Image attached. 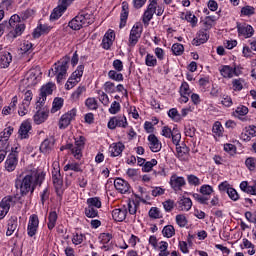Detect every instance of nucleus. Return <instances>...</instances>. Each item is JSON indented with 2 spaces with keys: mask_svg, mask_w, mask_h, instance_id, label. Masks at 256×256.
<instances>
[{
  "mask_svg": "<svg viewBox=\"0 0 256 256\" xmlns=\"http://www.w3.org/2000/svg\"><path fill=\"white\" fill-rule=\"evenodd\" d=\"M52 181L57 189L63 185V176H61V169L54 168L52 170Z\"/></svg>",
  "mask_w": 256,
  "mask_h": 256,
  "instance_id": "nucleus-19",
  "label": "nucleus"
},
{
  "mask_svg": "<svg viewBox=\"0 0 256 256\" xmlns=\"http://www.w3.org/2000/svg\"><path fill=\"white\" fill-rule=\"evenodd\" d=\"M176 151L179 159H187V153H189V148H187V146L176 147Z\"/></svg>",
  "mask_w": 256,
  "mask_h": 256,
  "instance_id": "nucleus-42",
  "label": "nucleus"
},
{
  "mask_svg": "<svg viewBox=\"0 0 256 256\" xmlns=\"http://www.w3.org/2000/svg\"><path fill=\"white\" fill-rule=\"evenodd\" d=\"M241 14L245 16L255 15V8L253 6H245L241 9Z\"/></svg>",
  "mask_w": 256,
  "mask_h": 256,
  "instance_id": "nucleus-60",
  "label": "nucleus"
},
{
  "mask_svg": "<svg viewBox=\"0 0 256 256\" xmlns=\"http://www.w3.org/2000/svg\"><path fill=\"white\" fill-rule=\"evenodd\" d=\"M176 223L180 227H186L187 226V217L184 214L176 215Z\"/></svg>",
  "mask_w": 256,
  "mask_h": 256,
  "instance_id": "nucleus-55",
  "label": "nucleus"
},
{
  "mask_svg": "<svg viewBox=\"0 0 256 256\" xmlns=\"http://www.w3.org/2000/svg\"><path fill=\"white\" fill-rule=\"evenodd\" d=\"M162 235L167 237V239H171L173 235H175V227L173 225H167L162 230Z\"/></svg>",
  "mask_w": 256,
  "mask_h": 256,
  "instance_id": "nucleus-34",
  "label": "nucleus"
},
{
  "mask_svg": "<svg viewBox=\"0 0 256 256\" xmlns=\"http://www.w3.org/2000/svg\"><path fill=\"white\" fill-rule=\"evenodd\" d=\"M20 51L22 55L25 53H31V51H33V43L29 41H24L20 47Z\"/></svg>",
  "mask_w": 256,
  "mask_h": 256,
  "instance_id": "nucleus-40",
  "label": "nucleus"
},
{
  "mask_svg": "<svg viewBox=\"0 0 256 256\" xmlns=\"http://www.w3.org/2000/svg\"><path fill=\"white\" fill-rule=\"evenodd\" d=\"M53 87H55L53 82H48L46 85L41 87L40 97L36 102V109H41L43 105H45V101H47V95H51L53 93Z\"/></svg>",
  "mask_w": 256,
  "mask_h": 256,
  "instance_id": "nucleus-4",
  "label": "nucleus"
},
{
  "mask_svg": "<svg viewBox=\"0 0 256 256\" xmlns=\"http://www.w3.org/2000/svg\"><path fill=\"white\" fill-rule=\"evenodd\" d=\"M31 122L24 121L18 131L20 139H27L29 137V131H31Z\"/></svg>",
  "mask_w": 256,
  "mask_h": 256,
  "instance_id": "nucleus-22",
  "label": "nucleus"
},
{
  "mask_svg": "<svg viewBox=\"0 0 256 256\" xmlns=\"http://www.w3.org/2000/svg\"><path fill=\"white\" fill-rule=\"evenodd\" d=\"M207 41H209V34H207V31L201 30L198 32L197 37L193 39V45H203V43H207Z\"/></svg>",
  "mask_w": 256,
  "mask_h": 256,
  "instance_id": "nucleus-23",
  "label": "nucleus"
},
{
  "mask_svg": "<svg viewBox=\"0 0 256 256\" xmlns=\"http://www.w3.org/2000/svg\"><path fill=\"white\" fill-rule=\"evenodd\" d=\"M94 21L95 15H93V10L85 8L69 22L68 27L74 31H79L82 27H89Z\"/></svg>",
  "mask_w": 256,
  "mask_h": 256,
  "instance_id": "nucleus-2",
  "label": "nucleus"
},
{
  "mask_svg": "<svg viewBox=\"0 0 256 256\" xmlns=\"http://www.w3.org/2000/svg\"><path fill=\"white\" fill-rule=\"evenodd\" d=\"M17 231H19V224L17 222V218H11L8 221V228H7L6 235L8 237H11V235H13Z\"/></svg>",
  "mask_w": 256,
  "mask_h": 256,
  "instance_id": "nucleus-26",
  "label": "nucleus"
},
{
  "mask_svg": "<svg viewBox=\"0 0 256 256\" xmlns=\"http://www.w3.org/2000/svg\"><path fill=\"white\" fill-rule=\"evenodd\" d=\"M155 13H157V0H152L143 15L142 21L144 25H149V21L153 19Z\"/></svg>",
  "mask_w": 256,
  "mask_h": 256,
  "instance_id": "nucleus-8",
  "label": "nucleus"
},
{
  "mask_svg": "<svg viewBox=\"0 0 256 256\" xmlns=\"http://www.w3.org/2000/svg\"><path fill=\"white\" fill-rule=\"evenodd\" d=\"M245 165L249 171H255L256 169V159L254 157H249L245 161Z\"/></svg>",
  "mask_w": 256,
  "mask_h": 256,
  "instance_id": "nucleus-51",
  "label": "nucleus"
},
{
  "mask_svg": "<svg viewBox=\"0 0 256 256\" xmlns=\"http://www.w3.org/2000/svg\"><path fill=\"white\" fill-rule=\"evenodd\" d=\"M45 181V174L41 173H25L22 172L16 178L15 185L16 189H20V193L22 196H25L29 193L33 194L35 191V187L37 185H41Z\"/></svg>",
  "mask_w": 256,
  "mask_h": 256,
  "instance_id": "nucleus-1",
  "label": "nucleus"
},
{
  "mask_svg": "<svg viewBox=\"0 0 256 256\" xmlns=\"http://www.w3.org/2000/svg\"><path fill=\"white\" fill-rule=\"evenodd\" d=\"M186 182L183 176H177V174H173L170 177V187L173 188L174 191H181V188L185 187Z\"/></svg>",
  "mask_w": 256,
  "mask_h": 256,
  "instance_id": "nucleus-11",
  "label": "nucleus"
},
{
  "mask_svg": "<svg viewBox=\"0 0 256 256\" xmlns=\"http://www.w3.org/2000/svg\"><path fill=\"white\" fill-rule=\"evenodd\" d=\"M53 147H55V140L46 139L42 142L40 151L41 153H44V155H48V153L53 151Z\"/></svg>",
  "mask_w": 256,
  "mask_h": 256,
  "instance_id": "nucleus-24",
  "label": "nucleus"
},
{
  "mask_svg": "<svg viewBox=\"0 0 256 256\" xmlns=\"http://www.w3.org/2000/svg\"><path fill=\"white\" fill-rule=\"evenodd\" d=\"M212 133H215L217 137H221V135H223V125H221V122L217 121L214 123Z\"/></svg>",
  "mask_w": 256,
  "mask_h": 256,
  "instance_id": "nucleus-44",
  "label": "nucleus"
},
{
  "mask_svg": "<svg viewBox=\"0 0 256 256\" xmlns=\"http://www.w3.org/2000/svg\"><path fill=\"white\" fill-rule=\"evenodd\" d=\"M236 29L238 31V35L245 37V39H250L252 35H255V29H253V26L249 24H241L237 22Z\"/></svg>",
  "mask_w": 256,
  "mask_h": 256,
  "instance_id": "nucleus-9",
  "label": "nucleus"
},
{
  "mask_svg": "<svg viewBox=\"0 0 256 256\" xmlns=\"http://www.w3.org/2000/svg\"><path fill=\"white\" fill-rule=\"evenodd\" d=\"M11 61H13V56L9 52H5L0 55V69H7L9 65H11Z\"/></svg>",
  "mask_w": 256,
  "mask_h": 256,
  "instance_id": "nucleus-25",
  "label": "nucleus"
},
{
  "mask_svg": "<svg viewBox=\"0 0 256 256\" xmlns=\"http://www.w3.org/2000/svg\"><path fill=\"white\" fill-rule=\"evenodd\" d=\"M220 73L222 77H225L226 79H231L233 75H239V72H237V68H232L229 65H225L220 69Z\"/></svg>",
  "mask_w": 256,
  "mask_h": 256,
  "instance_id": "nucleus-20",
  "label": "nucleus"
},
{
  "mask_svg": "<svg viewBox=\"0 0 256 256\" xmlns=\"http://www.w3.org/2000/svg\"><path fill=\"white\" fill-rule=\"evenodd\" d=\"M163 207L167 213H170V211H173L175 207V201L169 199L163 202Z\"/></svg>",
  "mask_w": 256,
  "mask_h": 256,
  "instance_id": "nucleus-57",
  "label": "nucleus"
},
{
  "mask_svg": "<svg viewBox=\"0 0 256 256\" xmlns=\"http://www.w3.org/2000/svg\"><path fill=\"white\" fill-rule=\"evenodd\" d=\"M17 163H19L17 154L13 152L10 153L5 161L6 171H8L9 173H11L12 171H15V169H17Z\"/></svg>",
  "mask_w": 256,
  "mask_h": 256,
  "instance_id": "nucleus-13",
  "label": "nucleus"
},
{
  "mask_svg": "<svg viewBox=\"0 0 256 256\" xmlns=\"http://www.w3.org/2000/svg\"><path fill=\"white\" fill-rule=\"evenodd\" d=\"M86 107H88L91 111H97L99 109V105L95 98H88L85 102Z\"/></svg>",
  "mask_w": 256,
  "mask_h": 256,
  "instance_id": "nucleus-41",
  "label": "nucleus"
},
{
  "mask_svg": "<svg viewBox=\"0 0 256 256\" xmlns=\"http://www.w3.org/2000/svg\"><path fill=\"white\" fill-rule=\"evenodd\" d=\"M243 83H245V81L241 78L232 80V87L234 91H241L243 89Z\"/></svg>",
  "mask_w": 256,
  "mask_h": 256,
  "instance_id": "nucleus-48",
  "label": "nucleus"
},
{
  "mask_svg": "<svg viewBox=\"0 0 256 256\" xmlns=\"http://www.w3.org/2000/svg\"><path fill=\"white\" fill-rule=\"evenodd\" d=\"M108 77L109 79H113V81H123V74L117 73L115 70H110Z\"/></svg>",
  "mask_w": 256,
  "mask_h": 256,
  "instance_id": "nucleus-52",
  "label": "nucleus"
},
{
  "mask_svg": "<svg viewBox=\"0 0 256 256\" xmlns=\"http://www.w3.org/2000/svg\"><path fill=\"white\" fill-rule=\"evenodd\" d=\"M184 51L185 47L183 46V44L175 43L172 45V53H174L175 55H183Z\"/></svg>",
  "mask_w": 256,
  "mask_h": 256,
  "instance_id": "nucleus-47",
  "label": "nucleus"
},
{
  "mask_svg": "<svg viewBox=\"0 0 256 256\" xmlns=\"http://www.w3.org/2000/svg\"><path fill=\"white\" fill-rule=\"evenodd\" d=\"M104 91L106 93H115V91H116L115 83L110 82V81L106 82L104 84Z\"/></svg>",
  "mask_w": 256,
  "mask_h": 256,
  "instance_id": "nucleus-64",
  "label": "nucleus"
},
{
  "mask_svg": "<svg viewBox=\"0 0 256 256\" xmlns=\"http://www.w3.org/2000/svg\"><path fill=\"white\" fill-rule=\"evenodd\" d=\"M98 208H93L91 206H88L85 208V215L89 219H94V217H97L99 215V210Z\"/></svg>",
  "mask_w": 256,
  "mask_h": 256,
  "instance_id": "nucleus-35",
  "label": "nucleus"
},
{
  "mask_svg": "<svg viewBox=\"0 0 256 256\" xmlns=\"http://www.w3.org/2000/svg\"><path fill=\"white\" fill-rule=\"evenodd\" d=\"M69 61L70 58L66 56L62 60L55 63L54 69L52 68L48 73L49 77L57 75V83H61V81L65 79V75H67V70L69 69Z\"/></svg>",
  "mask_w": 256,
  "mask_h": 256,
  "instance_id": "nucleus-3",
  "label": "nucleus"
},
{
  "mask_svg": "<svg viewBox=\"0 0 256 256\" xmlns=\"http://www.w3.org/2000/svg\"><path fill=\"white\" fill-rule=\"evenodd\" d=\"M111 157H119L125 150V144L122 142L113 143L110 145Z\"/></svg>",
  "mask_w": 256,
  "mask_h": 256,
  "instance_id": "nucleus-18",
  "label": "nucleus"
},
{
  "mask_svg": "<svg viewBox=\"0 0 256 256\" xmlns=\"http://www.w3.org/2000/svg\"><path fill=\"white\" fill-rule=\"evenodd\" d=\"M112 217L114 221H125L127 217V208H118L112 211Z\"/></svg>",
  "mask_w": 256,
  "mask_h": 256,
  "instance_id": "nucleus-21",
  "label": "nucleus"
},
{
  "mask_svg": "<svg viewBox=\"0 0 256 256\" xmlns=\"http://www.w3.org/2000/svg\"><path fill=\"white\" fill-rule=\"evenodd\" d=\"M185 19L188 23L191 24L192 27H196L197 26V16H195V14H186Z\"/></svg>",
  "mask_w": 256,
  "mask_h": 256,
  "instance_id": "nucleus-59",
  "label": "nucleus"
},
{
  "mask_svg": "<svg viewBox=\"0 0 256 256\" xmlns=\"http://www.w3.org/2000/svg\"><path fill=\"white\" fill-rule=\"evenodd\" d=\"M64 171H75V173H81V165L79 163H70L64 166Z\"/></svg>",
  "mask_w": 256,
  "mask_h": 256,
  "instance_id": "nucleus-36",
  "label": "nucleus"
},
{
  "mask_svg": "<svg viewBox=\"0 0 256 256\" xmlns=\"http://www.w3.org/2000/svg\"><path fill=\"white\" fill-rule=\"evenodd\" d=\"M141 33H143V28H141V26H139L138 24L134 25L130 31V35H133L135 37H140V38H141Z\"/></svg>",
  "mask_w": 256,
  "mask_h": 256,
  "instance_id": "nucleus-61",
  "label": "nucleus"
},
{
  "mask_svg": "<svg viewBox=\"0 0 256 256\" xmlns=\"http://www.w3.org/2000/svg\"><path fill=\"white\" fill-rule=\"evenodd\" d=\"M21 18L19 17V15L15 14L13 16H11L9 22H8V29L9 27H11L14 30V37H19L21 35H23V31H25V24L21 23Z\"/></svg>",
  "mask_w": 256,
  "mask_h": 256,
  "instance_id": "nucleus-5",
  "label": "nucleus"
},
{
  "mask_svg": "<svg viewBox=\"0 0 256 256\" xmlns=\"http://www.w3.org/2000/svg\"><path fill=\"white\" fill-rule=\"evenodd\" d=\"M227 195L232 201H239V194L235 188H228Z\"/></svg>",
  "mask_w": 256,
  "mask_h": 256,
  "instance_id": "nucleus-62",
  "label": "nucleus"
},
{
  "mask_svg": "<svg viewBox=\"0 0 256 256\" xmlns=\"http://www.w3.org/2000/svg\"><path fill=\"white\" fill-rule=\"evenodd\" d=\"M200 193L205 197H209V195L213 193V187L211 185L204 184L200 187Z\"/></svg>",
  "mask_w": 256,
  "mask_h": 256,
  "instance_id": "nucleus-45",
  "label": "nucleus"
},
{
  "mask_svg": "<svg viewBox=\"0 0 256 256\" xmlns=\"http://www.w3.org/2000/svg\"><path fill=\"white\" fill-rule=\"evenodd\" d=\"M87 204H88V207H93L95 209H101V200H99V198H97V197L88 198Z\"/></svg>",
  "mask_w": 256,
  "mask_h": 256,
  "instance_id": "nucleus-39",
  "label": "nucleus"
},
{
  "mask_svg": "<svg viewBox=\"0 0 256 256\" xmlns=\"http://www.w3.org/2000/svg\"><path fill=\"white\" fill-rule=\"evenodd\" d=\"M85 91H86L85 86H80L76 89V91L73 92L71 98L73 99V101H79V97H81V95H83Z\"/></svg>",
  "mask_w": 256,
  "mask_h": 256,
  "instance_id": "nucleus-46",
  "label": "nucleus"
},
{
  "mask_svg": "<svg viewBox=\"0 0 256 256\" xmlns=\"http://www.w3.org/2000/svg\"><path fill=\"white\" fill-rule=\"evenodd\" d=\"M241 191H244V193H249L250 195H256V189L253 188V186H249L247 181H243L240 184Z\"/></svg>",
  "mask_w": 256,
  "mask_h": 256,
  "instance_id": "nucleus-32",
  "label": "nucleus"
},
{
  "mask_svg": "<svg viewBox=\"0 0 256 256\" xmlns=\"http://www.w3.org/2000/svg\"><path fill=\"white\" fill-rule=\"evenodd\" d=\"M145 63L147 65V67H155V66H157V58H155V56H153L151 54H147V56L145 58Z\"/></svg>",
  "mask_w": 256,
  "mask_h": 256,
  "instance_id": "nucleus-49",
  "label": "nucleus"
},
{
  "mask_svg": "<svg viewBox=\"0 0 256 256\" xmlns=\"http://www.w3.org/2000/svg\"><path fill=\"white\" fill-rule=\"evenodd\" d=\"M171 138L172 143L176 145V147H179V143L181 142V133H179V130L174 129Z\"/></svg>",
  "mask_w": 256,
  "mask_h": 256,
  "instance_id": "nucleus-53",
  "label": "nucleus"
},
{
  "mask_svg": "<svg viewBox=\"0 0 256 256\" xmlns=\"http://www.w3.org/2000/svg\"><path fill=\"white\" fill-rule=\"evenodd\" d=\"M149 217L151 219H161V211H159V208L157 207H152L149 210Z\"/></svg>",
  "mask_w": 256,
  "mask_h": 256,
  "instance_id": "nucleus-56",
  "label": "nucleus"
},
{
  "mask_svg": "<svg viewBox=\"0 0 256 256\" xmlns=\"http://www.w3.org/2000/svg\"><path fill=\"white\" fill-rule=\"evenodd\" d=\"M127 125V117L125 115H118L110 118L108 122V129H117V127H122V129H126Z\"/></svg>",
  "mask_w": 256,
  "mask_h": 256,
  "instance_id": "nucleus-6",
  "label": "nucleus"
},
{
  "mask_svg": "<svg viewBox=\"0 0 256 256\" xmlns=\"http://www.w3.org/2000/svg\"><path fill=\"white\" fill-rule=\"evenodd\" d=\"M191 207H193V202L190 198H182L178 201V209L180 211H190Z\"/></svg>",
  "mask_w": 256,
  "mask_h": 256,
  "instance_id": "nucleus-27",
  "label": "nucleus"
},
{
  "mask_svg": "<svg viewBox=\"0 0 256 256\" xmlns=\"http://www.w3.org/2000/svg\"><path fill=\"white\" fill-rule=\"evenodd\" d=\"M75 149L73 151V156L75 159H81L83 157V149H85V137L80 136L78 139H75Z\"/></svg>",
  "mask_w": 256,
  "mask_h": 256,
  "instance_id": "nucleus-12",
  "label": "nucleus"
},
{
  "mask_svg": "<svg viewBox=\"0 0 256 256\" xmlns=\"http://www.w3.org/2000/svg\"><path fill=\"white\" fill-rule=\"evenodd\" d=\"M13 204V197L11 196H6L2 199L0 202V207L2 209H5L6 211H9L11 209V205Z\"/></svg>",
  "mask_w": 256,
  "mask_h": 256,
  "instance_id": "nucleus-31",
  "label": "nucleus"
},
{
  "mask_svg": "<svg viewBox=\"0 0 256 256\" xmlns=\"http://www.w3.org/2000/svg\"><path fill=\"white\" fill-rule=\"evenodd\" d=\"M148 141L150 150L153 153H159V151H161V142H159V139L157 138V136H155V134H150L148 136Z\"/></svg>",
  "mask_w": 256,
  "mask_h": 256,
  "instance_id": "nucleus-15",
  "label": "nucleus"
},
{
  "mask_svg": "<svg viewBox=\"0 0 256 256\" xmlns=\"http://www.w3.org/2000/svg\"><path fill=\"white\" fill-rule=\"evenodd\" d=\"M57 224V212L52 211L48 216V229L51 231L55 229V225Z\"/></svg>",
  "mask_w": 256,
  "mask_h": 256,
  "instance_id": "nucleus-30",
  "label": "nucleus"
},
{
  "mask_svg": "<svg viewBox=\"0 0 256 256\" xmlns=\"http://www.w3.org/2000/svg\"><path fill=\"white\" fill-rule=\"evenodd\" d=\"M129 17V3H122V12L120 15V29H123L127 25V19Z\"/></svg>",
  "mask_w": 256,
  "mask_h": 256,
  "instance_id": "nucleus-17",
  "label": "nucleus"
},
{
  "mask_svg": "<svg viewBox=\"0 0 256 256\" xmlns=\"http://www.w3.org/2000/svg\"><path fill=\"white\" fill-rule=\"evenodd\" d=\"M168 116L170 119H173V121L179 122L181 120V114H179V111H177V108H172L168 111Z\"/></svg>",
  "mask_w": 256,
  "mask_h": 256,
  "instance_id": "nucleus-43",
  "label": "nucleus"
},
{
  "mask_svg": "<svg viewBox=\"0 0 256 256\" xmlns=\"http://www.w3.org/2000/svg\"><path fill=\"white\" fill-rule=\"evenodd\" d=\"M32 100H33V92H31V90L26 91L24 95V99L22 101L23 105H25V107H29V105H31Z\"/></svg>",
  "mask_w": 256,
  "mask_h": 256,
  "instance_id": "nucleus-50",
  "label": "nucleus"
},
{
  "mask_svg": "<svg viewBox=\"0 0 256 256\" xmlns=\"http://www.w3.org/2000/svg\"><path fill=\"white\" fill-rule=\"evenodd\" d=\"M37 229H39V217L37 215H31L28 222L27 233L29 237H35L37 235Z\"/></svg>",
  "mask_w": 256,
  "mask_h": 256,
  "instance_id": "nucleus-10",
  "label": "nucleus"
},
{
  "mask_svg": "<svg viewBox=\"0 0 256 256\" xmlns=\"http://www.w3.org/2000/svg\"><path fill=\"white\" fill-rule=\"evenodd\" d=\"M114 187L116 191H119V193L122 194L129 193V191H131V185H129V182L121 178H117L114 181Z\"/></svg>",
  "mask_w": 256,
  "mask_h": 256,
  "instance_id": "nucleus-14",
  "label": "nucleus"
},
{
  "mask_svg": "<svg viewBox=\"0 0 256 256\" xmlns=\"http://www.w3.org/2000/svg\"><path fill=\"white\" fill-rule=\"evenodd\" d=\"M111 239H113V236L110 233H102L99 236V240L103 245H107Z\"/></svg>",
  "mask_w": 256,
  "mask_h": 256,
  "instance_id": "nucleus-58",
  "label": "nucleus"
},
{
  "mask_svg": "<svg viewBox=\"0 0 256 256\" xmlns=\"http://www.w3.org/2000/svg\"><path fill=\"white\" fill-rule=\"evenodd\" d=\"M155 165H157V160L152 159L151 161L144 163L142 170L145 171V173H149V171H151Z\"/></svg>",
  "mask_w": 256,
  "mask_h": 256,
  "instance_id": "nucleus-54",
  "label": "nucleus"
},
{
  "mask_svg": "<svg viewBox=\"0 0 256 256\" xmlns=\"http://www.w3.org/2000/svg\"><path fill=\"white\" fill-rule=\"evenodd\" d=\"M180 95H191V88L187 82H183L180 87Z\"/></svg>",
  "mask_w": 256,
  "mask_h": 256,
  "instance_id": "nucleus-63",
  "label": "nucleus"
},
{
  "mask_svg": "<svg viewBox=\"0 0 256 256\" xmlns=\"http://www.w3.org/2000/svg\"><path fill=\"white\" fill-rule=\"evenodd\" d=\"M65 13V10L61 6L58 5V7L54 8L53 12L50 15V20L51 21H57L61 15Z\"/></svg>",
  "mask_w": 256,
  "mask_h": 256,
  "instance_id": "nucleus-33",
  "label": "nucleus"
},
{
  "mask_svg": "<svg viewBox=\"0 0 256 256\" xmlns=\"http://www.w3.org/2000/svg\"><path fill=\"white\" fill-rule=\"evenodd\" d=\"M193 198L195 199V201H197L201 205H209V197L203 194L201 195V194L195 193L193 194Z\"/></svg>",
  "mask_w": 256,
  "mask_h": 256,
  "instance_id": "nucleus-37",
  "label": "nucleus"
},
{
  "mask_svg": "<svg viewBox=\"0 0 256 256\" xmlns=\"http://www.w3.org/2000/svg\"><path fill=\"white\" fill-rule=\"evenodd\" d=\"M51 28L47 25L40 24L33 32L34 39H39L41 35H45V33H49Z\"/></svg>",
  "mask_w": 256,
  "mask_h": 256,
  "instance_id": "nucleus-28",
  "label": "nucleus"
},
{
  "mask_svg": "<svg viewBox=\"0 0 256 256\" xmlns=\"http://www.w3.org/2000/svg\"><path fill=\"white\" fill-rule=\"evenodd\" d=\"M26 84L28 87L37 85V73L35 71H29L26 74Z\"/></svg>",
  "mask_w": 256,
  "mask_h": 256,
  "instance_id": "nucleus-29",
  "label": "nucleus"
},
{
  "mask_svg": "<svg viewBox=\"0 0 256 256\" xmlns=\"http://www.w3.org/2000/svg\"><path fill=\"white\" fill-rule=\"evenodd\" d=\"M63 107V98H55L53 101L51 113H57Z\"/></svg>",
  "mask_w": 256,
  "mask_h": 256,
  "instance_id": "nucleus-38",
  "label": "nucleus"
},
{
  "mask_svg": "<svg viewBox=\"0 0 256 256\" xmlns=\"http://www.w3.org/2000/svg\"><path fill=\"white\" fill-rule=\"evenodd\" d=\"M76 116H77L76 109H72L67 113H65L64 115H62L59 121V129H67V127L71 125V121H73V119H75Z\"/></svg>",
  "mask_w": 256,
  "mask_h": 256,
  "instance_id": "nucleus-7",
  "label": "nucleus"
},
{
  "mask_svg": "<svg viewBox=\"0 0 256 256\" xmlns=\"http://www.w3.org/2000/svg\"><path fill=\"white\" fill-rule=\"evenodd\" d=\"M38 111L34 115V122L36 125H41V123H45L47 121V118L49 117V110H41V108H37Z\"/></svg>",
  "mask_w": 256,
  "mask_h": 256,
  "instance_id": "nucleus-16",
  "label": "nucleus"
}]
</instances>
